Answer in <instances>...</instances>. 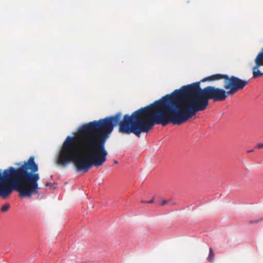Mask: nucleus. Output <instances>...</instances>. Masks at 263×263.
I'll use <instances>...</instances> for the list:
<instances>
[{"instance_id":"8","label":"nucleus","mask_w":263,"mask_h":263,"mask_svg":"<svg viewBox=\"0 0 263 263\" xmlns=\"http://www.w3.org/2000/svg\"><path fill=\"white\" fill-rule=\"evenodd\" d=\"M170 203L169 200H164L160 202V205L164 206V205L168 204Z\"/></svg>"},{"instance_id":"6","label":"nucleus","mask_w":263,"mask_h":263,"mask_svg":"<svg viewBox=\"0 0 263 263\" xmlns=\"http://www.w3.org/2000/svg\"><path fill=\"white\" fill-rule=\"evenodd\" d=\"M214 257V253L212 248H210L209 249V254L207 257V260L209 261H212Z\"/></svg>"},{"instance_id":"2","label":"nucleus","mask_w":263,"mask_h":263,"mask_svg":"<svg viewBox=\"0 0 263 263\" xmlns=\"http://www.w3.org/2000/svg\"><path fill=\"white\" fill-rule=\"evenodd\" d=\"M220 79H224L223 87L226 90H228L229 95H232L237 91L243 89L249 83L248 81L241 80L233 76L229 77L227 74L219 73L206 77L201 80V81H215Z\"/></svg>"},{"instance_id":"15","label":"nucleus","mask_w":263,"mask_h":263,"mask_svg":"<svg viewBox=\"0 0 263 263\" xmlns=\"http://www.w3.org/2000/svg\"><path fill=\"white\" fill-rule=\"evenodd\" d=\"M254 222V221H252V220H251V221H250V223H253V222Z\"/></svg>"},{"instance_id":"1","label":"nucleus","mask_w":263,"mask_h":263,"mask_svg":"<svg viewBox=\"0 0 263 263\" xmlns=\"http://www.w3.org/2000/svg\"><path fill=\"white\" fill-rule=\"evenodd\" d=\"M201 80L183 86L131 115H125L122 120L121 113L118 112L114 116V126L118 125L121 134L133 133L140 137L141 133H147L155 124L180 125L197 112L204 110L210 100L223 101L229 95L228 91L213 86L201 88Z\"/></svg>"},{"instance_id":"3","label":"nucleus","mask_w":263,"mask_h":263,"mask_svg":"<svg viewBox=\"0 0 263 263\" xmlns=\"http://www.w3.org/2000/svg\"><path fill=\"white\" fill-rule=\"evenodd\" d=\"M255 66L253 67V77L256 78L263 76V48L255 59Z\"/></svg>"},{"instance_id":"9","label":"nucleus","mask_w":263,"mask_h":263,"mask_svg":"<svg viewBox=\"0 0 263 263\" xmlns=\"http://www.w3.org/2000/svg\"><path fill=\"white\" fill-rule=\"evenodd\" d=\"M154 197L151 200L148 201H141L142 203H152L154 202Z\"/></svg>"},{"instance_id":"12","label":"nucleus","mask_w":263,"mask_h":263,"mask_svg":"<svg viewBox=\"0 0 263 263\" xmlns=\"http://www.w3.org/2000/svg\"><path fill=\"white\" fill-rule=\"evenodd\" d=\"M254 152V150H253V149H252V150L248 151H247V153H252V152Z\"/></svg>"},{"instance_id":"5","label":"nucleus","mask_w":263,"mask_h":263,"mask_svg":"<svg viewBox=\"0 0 263 263\" xmlns=\"http://www.w3.org/2000/svg\"><path fill=\"white\" fill-rule=\"evenodd\" d=\"M15 164H36L34 162V157L31 156L27 161L22 162H17Z\"/></svg>"},{"instance_id":"14","label":"nucleus","mask_w":263,"mask_h":263,"mask_svg":"<svg viewBox=\"0 0 263 263\" xmlns=\"http://www.w3.org/2000/svg\"><path fill=\"white\" fill-rule=\"evenodd\" d=\"M260 221H261V219H260ZM258 221H259V220H257L255 221V222H258Z\"/></svg>"},{"instance_id":"11","label":"nucleus","mask_w":263,"mask_h":263,"mask_svg":"<svg viewBox=\"0 0 263 263\" xmlns=\"http://www.w3.org/2000/svg\"><path fill=\"white\" fill-rule=\"evenodd\" d=\"M51 183L50 182H46V183H45V185H46V186H49V185H51Z\"/></svg>"},{"instance_id":"7","label":"nucleus","mask_w":263,"mask_h":263,"mask_svg":"<svg viewBox=\"0 0 263 263\" xmlns=\"http://www.w3.org/2000/svg\"><path fill=\"white\" fill-rule=\"evenodd\" d=\"M10 209V205L9 204H5L2 206L1 208V212H6L9 210Z\"/></svg>"},{"instance_id":"4","label":"nucleus","mask_w":263,"mask_h":263,"mask_svg":"<svg viewBox=\"0 0 263 263\" xmlns=\"http://www.w3.org/2000/svg\"><path fill=\"white\" fill-rule=\"evenodd\" d=\"M75 173L84 174L92 168L93 165H73Z\"/></svg>"},{"instance_id":"10","label":"nucleus","mask_w":263,"mask_h":263,"mask_svg":"<svg viewBox=\"0 0 263 263\" xmlns=\"http://www.w3.org/2000/svg\"><path fill=\"white\" fill-rule=\"evenodd\" d=\"M256 148H258V149L263 148V143H259V144H258L256 145Z\"/></svg>"},{"instance_id":"13","label":"nucleus","mask_w":263,"mask_h":263,"mask_svg":"<svg viewBox=\"0 0 263 263\" xmlns=\"http://www.w3.org/2000/svg\"><path fill=\"white\" fill-rule=\"evenodd\" d=\"M118 163V162L117 160H114L115 164H117Z\"/></svg>"}]
</instances>
